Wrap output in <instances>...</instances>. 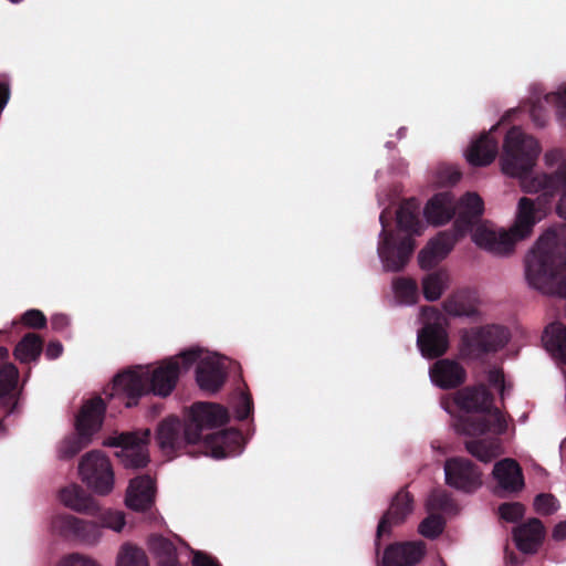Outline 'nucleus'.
<instances>
[{
    "label": "nucleus",
    "mask_w": 566,
    "mask_h": 566,
    "mask_svg": "<svg viewBox=\"0 0 566 566\" xmlns=\"http://www.w3.org/2000/svg\"><path fill=\"white\" fill-rule=\"evenodd\" d=\"M484 211V202L475 192H467L455 203L457 219L453 230L441 231L429 241L418 255L421 269L429 270L443 260L453 249L454 244L469 231L472 233L473 242L494 254L506 255L514 250L517 240L527 238L534 226L542 219V211L527 197H522L517 206V214L511 232H496L485 224H479Z\"/></svg>",
    "instance_id": "obj_1"
},
{
    "label": "nucleus",
    "mask_w": 566,
    "mask_h": 566,
    "mask_svg": "<svg viewBox=\"0 0 566 566\" xmlns=\"http://www.w3.org/2000/svg\"><path fill=\"white\" fill-rule=\"evenodd\" d=\"M229 421L228 410L213 402H195L185 424L170 416L161 420L156 440L161 451L172 455L188 447L197 448L205 455L224 459L241 451L242 434L237 429H224L207 436L203 430L219 428Z\"/></svg>",
    "instance_id": "obj_2"
},
{
    "label": "nucleus",
    "mask_w": 566,
    "mask_h": 566,
    "mask_svg": "<svg viewBox=\"0 0 566 566\" xmlns=\"http://www.w3.org/2000/svg\"><path fill=\"white\" fill-rule=\"evenodd\" d=\"M539 153L538 142L514 126L509 129L504 138L501 156L502 171L510 177L521 179L526 192L543 191L544 196L549 197L560 195L556 211L559 217L566 219V160L556 171L537 176L526 184Z\"/></svg>",
    "instance_id": "obj_3"
},
{
    "label": "nucleus",
    "mask_w": 566,
    "mask_h": 566,
    "mask_svg": "<svg viewBox=\"0 0 566 566\" xmlns=\"http://www.w3.org/2000/svg\"><path fill=\"white\" fill-rule=\"evenodd\" d=\"M59 499L66 507L97 518V522H91L71 514L55 516L52 520V528L63 537L86 544H96L102 536L101 527L120 532L125 525L123 512L111 509L102 510L95 499L78 484L63 488L59 493Z\"/></svg>",
    "instance_id": "obj_4"
},
{
    "label": "nucleus",
    "mask_w": 566,
    "mask_h": 566,
    "mask_svg": "<svg viewBox=\"0 0 566 566\" xmlns=\"http://www.w3.org/2000/svg\"><path fill=\"white\" fill-rule=\"evenodd\" d=\"M419 206L416 199L403 201L397 212V226L399 230L408 232L400 235L388 230L390 212L384 210L379 216L381 232L378 243V255L384 264V269L388 272H399L408 264L416 243L411 234H420L421 224L418 216Z\"/></svg>",
    "instance_id": "obj_5"
},
{
    "label": "nucleus",
    "mask_w": 566,
    "mask_h": 566,
    "mask_svg": "<svg viewBox=\"0 0 566 566\" xmlns=\"http://www.w3.org/2000/svg\"><path fill=\"white\" fill-rule=\"evenodd\" d=\"M525 275L533 287L566 298V244L553 231L539 237L525 259Z\"/></svg>",
    "instance_id": "obj_6"
},
{
    "label": "nucleus",
    "mask_w": 566,
    "mask_h": 566,
    "mask_svg": "<svg viewBox=\"0 0 566 566\" xmlns=\"http://www.w3.org/2000/svg\"><path fill=\"white\" fill-rule=\"evenodd\" d=\"M179 376V361L172 358L153 370L127 369L114 377L111 396L120 399L127 408L137 406L139 399L150 392L166 398L176 388Z\"/></svg>",
    "instance_id": "obj_7"
},
{
    "label": "nucleus",
    "mask_w": 566,
    "mask_h": 566,
    "mask_svg": "<svg viewBox=\"0 0 566 566\" xmlns=\"http://www.w3.org/2000/svg\"><path fill=\"white\" fill-rule=\"evenodd\" d=\"M106 405L101 397L84 402L75 420V432L65 437L59 444L57 455L69 460L86 448L93 436L102 428Z\"/></svg>",
    "instance_id": "obj_8"
},
{
    "label": "nucleus",
    "mask_w": 566,
    "mask_h": 566,
    "mask_svg": "<svg viewBox=\"0 0 566 566\" xmlns=\"http://www.w3.org/2000/svg\"><path fill=\"white\" fill-rule=\"evenodd\" d=\"M509 338V331L495 324L464 329L461 334L460 355L465 359H481L502 349Z\"/></svg>",
    "instance_id": "obj_9"
},
{
    "label": "nucleus",
    "mask_w": 566,
    "mask_h": 566,
    "mask_svg": "<svg viewBox=\"0 0 566 566\" xmlns=\"http://www.w3.org/2000/svg\"><path fill=\"white\" fill-rule=\"evenodd\" d=\"M150 438L149 429L140 432H122L108 437L104 441L106 447L120 448L115 454L126 469H143L149 462L147 443Z\"/></svg>",
    "instance_id": "obj_10"
},
{
    "label": "nucleus",
    "mask_w": 566,
    "mask_h": 566,
    "mask_svg": "<svg viewBox=\"0 0 566 566\" xmlns=\"http://www.w3.org/2000/svg\"><path fill=\"white\" fill-rule=\"evenodd\" d=\"M78 471L83 482L99 495L108 494L114 486V472L109 459L99 450L82 457Z\"/></svg>",
    "instance_id": "obj_11"
},
{
    "label": "nucleus",
    "mask_w": 566,
    "mask_h": 566,
    "mask_svg": "<svg viewBox=\"0 0 566 566\" xmlns=\"http://www.w3.org/2000/svg\"><path fill=\"white\" fill-rule=\"evenodd\" d=\"M423 315L430 313L433 321L426 322L418 332L417 345L426 358H438L446 354L449 347V336L441 322V315L434 307H423Z\"/></svg>",
    "instance_id": "obj_12"
},
{
    "label": "nucleus",
    "mask_w": 566,
    "mask_h": 566,
    "mask_svg": "<svg viewBox=\"0 0 566 566\" xmlns=\"http://www.w3.org/2000/svg\"><path fill=\"white\" fill-rule=\"evenodd\" d=\"M446 483L464 493H472L482 485V472L471 460L449 458L444 462Z\"/></svg>",
    "instance_id": "obj_13"
},
{
    "label": "nucleus",
    "mask_w": 566,
    "mask_h": 566,
    "mask_svg": "<svg viewBox=\"0 0 566 566\" xmlns=\"http://www.w3.org/2000/svg\"><path fill=\"white\" fill-rule=\"evenodd\" d=\"M507 424L501 410L491 405L481 416H461L454 422L458 433L476 437L486 432L502 434L506 431Z\"/></svg>",
    "instance_id": "obj_14"
},
{
    "label": "nucleus",
    "mask_w": 566,
    "mask_h": 566,
    "mask_svg": "<svg viewBox=\"0 0 566 566\" xmlns=\"http://www.w3.org/2000/svg\"><path fill=\"white\" fill-rule=\"evenodd\" d=\"M413 497L405 489H401L392 499L389 509L381 516L376 534V547L379 549V539L385 534H390L391 528L402 524L407 516L412 512Z\"/></svg>",
    "instance_id": "obj_15"
},
{
    "label": "nucleus",
    "mask_w": 566,
    "mask_h": 566,
    "mask_svg": "<svg viewBox=\"0 0 566 566\" xmlns=\"http://www.w3.org/2000/svg\"><path fill=\"white\" fill-rule=\"evenodd\" d=\"M422 542L394 543L387 546L382 556V566H415L424 556Z\"/></svg>",
    "instance_id": "obj_16"
},
{
    "label": "nucleus",
    "mask_w": 566,
    "mask_h": 566,
    "mask_svg": "<svg viewBox=\"0 0 566 566\" xmlns=\"http://www.w3.org/2000/svg\"><path fill=\"white\" fill-rule=\"evenodd\" d=\"M430 377L439 388L453 389L464 384L467 371L458 361L444 358L431 366Z\"/></svg>",
    "instance_id": "obj_17"
},
{
    "label": "nucleus",
    "mask_w": 566,
    "mask_h": 566,
    "mask_svg": "<svg viewBox=\"0 0 566 566\" xmlns=\"http://www.w3.org/2000/svg\"><path fill=\"white\" fill-rule=\"evenodd\" d=\"M454 402L459 409L465 412L482 413L490 409L494 402V396L484 384H480L460 389L455 395Z\"/></svg>",
    "instance_id": "obj_18"
},
{
    "label": "nucleus",
    "mask_w": 566,
    "mask_h": 566,
    "mask_svg": "<svg viewBox=\"0 0 566 566\" xmlns=\"http://www.w3.org/2000/svg\"><path fill=\"white\" fill-rule=\"evenodd\" d=\"M155 500V482L149 475H142L130 480L125 503L138 512L150 509Z\"/></svg>",
    "instance_id": "obj_19"
},
{
    "label": "nucleus",
    "mask_w": 566,
    "mask_h": 566,
    "mask_svg": "<svg viewBox=\"0 0 566 566\" xmlns=\"http://www.w3.org/2000/svg\"><path fill=\"white\" fill-rule=\"evenodd\" d=\"M423 214L428 223L442 226L455 216V198L450 191L436 193L426 203Z\"/></svg>",
    "instance_id": "obj_20"
},
{
    "label": "nucleus",
    "mask_w": 566,
    "mask_h": 566,
    "mask_svg": "<svg viewBox=\"0 0 566 566\" xmlns=\"http://www.w3.org/2000/svg\"><path fill=\"white\" fill-rule=\"evenodd\" d=\"M227 379L224 366L212 359L201 360L196 369V380L200 389L214 394L221 389Z\"/></svg>",
    "instance_id": "obj_21"
},
{
    "label": "nucleus",
    "mask_w": 566,
    "mask_h": 566,
    "mask_svg": "<svg viewBox=\"0 0 566 566\" xmlns=\"http://www.w3.org/2000/svg\"><path fill=\"white\" fill-rule=\"evenodd\" d=\"M493 478L505 491L518 492L524 486V476L520 464L511 458H505L494 464Z\"/></svg>",
    "instance_id": "obj_22"
},
{
    "label": "nucleus",
    "mask_w": 566,
    "mask_h": 566,
    "mask_svg": "<svg viewBox=\"0 0 566 566\" xmlns=\"http://www.w3.org/2000/svg\"><path fill=\"white\" fill-rule=\"evenodd\" d=\"M497 151V140L491 133H484L471 143L467 150V160L475 167L488 166L495 159Z\"/></svg>",
    "instance_id": "obj_23"
},
{
    "label": "nucleus",
    "mask_w": 566,
    "mask_h": 566,
    "mask_svg": "<svg viewBox=\"0 0 566 566\" xmlns=\"http://www.w3.org/2000/svg\"><path fill=\"white\" fill-rule=\"evenodd\" d=\"M544 536V525L538 518H531L528 522L517 526L513 532L516 547L525 553H535Z\"/></svg>",
    "instance_id": "obj_24"
},
{
    "label": "nucleus",
    "mask_w": 566,
    "mask_h": 566,
    "mask_svg": "<svg viewBox=\"0 0 566 566\" xmlns=\"http://www.w3.org/2000/svg\"><path fill=\"white\" fill-rule=\"evenodd\" d=\"M19 379L18 368L6 363L0 365V406L7 413L13 412L17 406L15 389Z\"/></svg>",
    "instance_id": "obj_25"
},
{
    "label": "nucleus",
    "mask_w": 566,
    "mask_h": 566,
    "mask_svg": "<svg viewBox=\"0 0 566 566\" xmlns=\"http://www.w3.org/2000/svg\"><path fill=\"white\" fill-rule=\"evenodd\" d=\"M44 340L35 333H27L15 345L13 355L22 364L36 361L43 352Z\"/></svg>",
    "instance_id": "obj_26"
},
{
    "label": "nucleus",
    "mask_w": 566,
    "mask_h": 566,
    "mask_svg": "<svg viewBox=\"0 0 566 566\" xmlns=\"http://www.w3.org/2000/svg\"><path fill=\"white\" fill-rule=\"evenodd\" d=\"M543 342L548 352L566 364V327L562 323H552L543 335Z\"/></svg>",
    "instance_id": "obj_27"
},
{
    "label": "nucleus",
    "mask_w": 566,
    "mask_h": 566,
    "mask_svg": "<svg viewBox=\"0 0 566 566\" xmlns=\"http://www.w3.org/2000/svg\"><path fill=\"white\" fill-rule=\"evenodd\" d=\"M467 451L479 461L489 463L501 453V444L494 439H480L465 441Z\"/></svg>",
    "instance_id": "obj_28"
},
{
    "label": "nucleus",
    "mask_w": 566,
    "mask_h": 566,
    "mask_svg": "<svg viewBox=\"0 0 566 566\" xmlns=\"http://www.w3.org/2000/svg\"><path fill=\"white\" fill-rule=\"evenodd\" d=\"M148 546L151 553L157 557L158 566L178 558L175 544L163 535H151L148 541Z\"/></svg>",
    "instance_id": "obj_29"
},
{
    "label": "nucleus",
    "mask_w": 566,
    "mask_h": 566,
    "mask_svg": "<svg viewBox=\"0 0 566 566\" xmlns=\"http://www.w3.org/2000/svg\"><path fill=\"white\" fill-rule=\"evenodd\" d=\"M392 290L396 297L402 304L412 305L419 298L417 282L411 277H397L392 282Z\"/></svg>",
    "instance_id": "obj_30"
},
{
    "label": "nucleus",
    "mask_w": 566,
    "mask_h": 566,
    "mask_svg": "<svg viewBox=\"0 0 566 566\" xmlns=\"http://www.w3.org/2000/svg\"><path fill=\"white\" fill-rule=\"evenodd\" d=\"M446 273L442 271L428 274L422 281L423 296L429 302L439 300L444 290Z\"/></svg>",
    "instance_id": "obj_31"
},
{
    "label": "nucleus",
    "mask_w": 566,
    "mask_h": 566,
    "mask_svg": "<svg viewBox=\"0 0 566 566\" xmlns=\"http://www.w3.org/2000/svg\"><path fill=\"white\" fill-rule=\"evenodd\" d=\"M116 566H148V558L144 549L125 544L118 553Z\"/></svg>",
    "instance_id": "obj_32"
},
{
    "label": "nucleus",
    "mask_w": 566,
    "mask_h": 566,
    "mask_svg": "<svg viewBox=\"0 0 566 566\" xmlns=\"http://www.w3.org/2000/svg\"><path fill=\"white\" fill-rule=\"evenodd\" d=\"M427 507L430 512L450 513L455 509V503L449 492L436 489L427 500Z\"/></svg>",
    "instance_id": "obj_33"
},
{
    "label": "nucleus",
    "mask_w": 566,
    "mask_h": 566,
    "mask_svg": "<svg viewBox=\"0 0 566 566\" xmlns=\"http://www.w3.org/2000/svg\"><path fill=\"white\" fill-rule=\"evenodd\" d=\"M444 530V520L439 514H430L419 525V533L429 539L437 538Z\"/></svg>",
    "instance_id": "obj_34"
},
{
    "label": "nucleus",
    "mask_w": 566,
    "mask_h": 566,
    "mask_svg": "<svg viewBox=\"0 0 566 566\" xmlns=\"http://www.w3.org/2000/svg\"><path fill=\"white\" fill-rule=\"evenodd\" d=\"M524 513L525 507L518 502L502 503L499 506V514L506 522H517L524 516Z\"/></svg>",
    "instance_id": "obj_35"
},
{
    "label": "nucleus",
    "mask_w": 566,
    "mask_h": 566,
    "mask_svg": "<svg viewBox=\"0 0 566 566\" xmlns=\"http://www.w3.org/2000/svg\"><path fill=\"white\" fill-rule=\"evenodd\" d=\"M534 509L538 514L551 515L557 510L556 499L552 494L541 493L534 500Z\"/></svg>",
    "instance_id": "obj_36"
},
{
    "label": "nucleus",
    "mask_w": 566,
    "mask_h": 566,
    "mask_svg": "<svg viewBox=\"0 0 566 566\" xmlns=\"http://www.w3.org/2000/svg\"><path fill=\"white\" fill-rule=\"evenodd\" d=\"M545 99L556 106L557 115L566 123V86L547 94Z\"/></svg>",
    "instance_id": "obj_37"
},
{
    "label": "nucleus",
    "mask_w": 566,
    "mask_h": 566,
    "mask_svg": "<svg viewBox=\"0 0 566 566\" xmlns=\"http://www.w3.org/2000/svg\"><path fill=\"white\" fill-rule=\"evenodd\" d=\"M21 322L31 328L40 329L46 326L48 319L40 310H29L22 317Z\"/></svg>",
    "instance_id": "obj_38"
},
{
    "label": "nucleus",
    "mask_w": 566,
    "mask_h": 566,
    "mask_svg": "<svg viewBox=\"0 0 566 566\" xmlns=\"http://www.w3.org/2000/svg\"><path fill=\"white\" fill-rule=\"evenodd\" d=\"M57 566H99L95 560L78 553L64 557Z\"/></svg>",
    "instance_id": "obj_39"
},
{
    "label": "nucleus",
    "mask_w": 566,
    "mask_h": 566,
    "mask_svg": "<svg viewBox=\"0 0 566 566\" xmlns=\"http://www.w3.org/2000/svg\"><path fill=\"white\" fill-rule=\"evenodd\" d=\"M253 411V400L250 394H243L235 409V416L240 421L250 417Z\"/></svg>",
    "instance_id": "obj_40"
},
{
    "label": "nucleus",
    "mask_w": 566,
    "mask_h": 566,
    "mask_svg": "<svg viewBox=\"0 0 566 566\" xmlns=\"http://www.w3.org/2000/svg\"><path fill=\"white\" fill-rule=\"evenodd\" d=\"M488 381L490 382V385L497 388L501 394H503L505 389V379L502 369H490L488 373Z\"/></svg>",
    "instance_id": "obj_41"
},
{
    "label": "nucleus",
    "mask_w": 566,
    "mask_h": 566,
    "mask_svg": "<svg viewBox=\"0 0 566 566\" xmlns=\"http://www.w3.org/2000/svg\"><path fill=\"white\" fill-rule=\"evenodd\" d=\"M70 325V319L64 314H54L51 317V327L56 332L65 331Z\"/></svg>",
    "instance_id": "obj_42"
},
{
    "label": "nucleus",
    "mask_w": 566,
    "mask_h": 566,
    "mask_svg": "<svg viewBox=\"0 0 566 566\" xmlns=\"http://www.w3.org/2000/svg\"><path fill=\"white\" fill-rule=\"evenodd\" d=\"M192 566H220L219 563L206 555L205 553L197 552L193 555Z\"/></svg>",
    "instance_id": "obj_43"
},
{
    "label": "nucleus",
    "mask_w": 566,
    "mask_h": 566,
    "mask_svg": "<svg viewBox=\"0 0 566 566\" xmlns=\"http://www.w3.org/2000/svg\"><path fill=\"white\" fill-rule=\"evenodd\" d=\"M63 353V346L59 340H51L45 349V356L49 359H56Z\"/></svg>",
    "instance_id": "obj_44"
},
{
    "label": "nucleus",
    "mask_w": 566,
    "mask_h": 566,
    "mask_svg": "<svg viewBox=\"0 0 566 566\" xmlns=\"http://www.w3.org/2000/svg\"><path fill=\"white\" fill-rule=\"evenodd\" d=\"M200 357L199 350H187L180 354L179 358L182 360V365L185 369H188L192 364H195Z\"/></svg>",
    "instance_id": "obj_45"
},
{
    "label": "nucleus",
    "mask_w": 566,
    "mask_h": 566,
    "mask_svg": "<svg viewBox=\"0 0 566 566\" xmlns=\"http://www.w3.org/2000/svg\"><path fill=\"white\" fill-rule=\"evenodd\" d=\"M531 117L536 126L544 127L546 125V116L541 106L534 105L531 109Z\"/></svg>",
    "instance_id": "obj_46"
},
{
    "label": "nucleus",
    "mask_w": 566,
    "mask_h": 566,
    "mask_svg": "<svg viewBox=\"0 0 566 566\" xmlns=\"http://www.w3.org/2000/svg\"><path fill=\"white\" fill-rule=\"evenodd\" d=\"M10 97L9 86L4 83H0V113L7 105Z\"/></svg>",
    "instance_id": "obj_47"
},
{
    "label": "nucleus",
    "mask_w": 566,
    "mask_h": 566,
    "mask_svg": "<svg viewBox=\"0 0 566 566\" xmlns=\"http://www.w3.org/2000/svg\"><path fill=\"white\" fill-rule=\"evenodd\" d=\"M553 537L557 541L566 539V521L560 522L555 526Z\"/></svg>",
    "instance_id": "obj_48"
},
{
    "label": "nucleus",
    "mask_w": 566,
    "mask_h": 566,
    "mask_svg": "<svg viewBox=\"0 0 566 566\" xmlns=\"http://www.w3.org/2000/svg\"><path fill=\"white\" fill-rule=\"evenodd\" d=\"M562 157V151L558 149L551 150L545 154V160L548 165H553L558 161Z\"/></svg>",
    "instance_id": "obj_49"
},
{
    "label": "nucleus",
    "mask_w": 566,
    "mask_h": 566,
    "mask_svg": "<svg viewBox=\"0 0 566 566\" xmlns=\"http://www.w3.org/2000/svg\"><path fill=\"white\" fill-rule=\"evenodd\" d=\"M9 357V350L8 348L1 346L0 347V361L6 360Z\"/></svg>",
    "instance_id": "obj_50"
},
{
    "label": "nucleus",
    "mask_w": 566,
    "mask_h": 566,
    "mask_svg": "<svg viewBox=\"0 0 566 566\" xmlns=\"http://www.w3.org/2000/svg\"><path fill=\"white\" fill-rule=\"evenodd\" d=\"M460 179V174L459 172H455L453 178H452V181L455 182Z\"/></svg>",
    "instance_id": "obj_51"
},
{
    "label": "nucleus",
    "mask_w": 566,
    "mask_h": 566,
    "mask_svg": "<svg viewBox=\"0 0 566 566\" xmlns=\"http://www.w3.org/2000/svg\"><path fill=\"white\" fill-rule=\"evenodd\" d=\"M511 564H514V565L517 564V562L515 560V557H511Z\"/></svg>",
    "instance_id": "obj_52"
}]
</instances>
